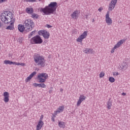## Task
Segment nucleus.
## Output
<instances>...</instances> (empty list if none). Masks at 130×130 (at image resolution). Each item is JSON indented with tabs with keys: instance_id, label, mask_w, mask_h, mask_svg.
I'll list each match as a JSON object with an SVG mask.
<instances>
[{
	"instance_id": "38",
	"label": "nucleus",
	"mask_w": 130,
	"mask_h": 130,
	"mask_svg": "<svg viewBox=\"0 0 130 130\" xmlns=\"http://www.w3.org/2000/svg\"><path fill=\"white\" fill-rule=\"evenodd\" d=\"M43 117H44L43 115H42L41 117H40V120H42V119H43Z\"/></svg>"
},
{
	"instance_id": "25",
	"label": "nucleus",
	"mask_w": 130,
	"mask_h": 130,
	"mask_svg": "<svg viewBox=\"0 0 130 130\" xmlns=\"http://www.w3.org/2000/svg\"><path fill=\"white\" fill-rule=\"evenodd\" d=\"M31 18H32L33 19H38V18H39V15H38V14L36 13H33L31 14Z\"/></svg>"
},
{
	"instance_id": "8",
	"label": "nucleus",
	"mask_w": 130,
	"mask_h": 130,
	"mask_svg": "<svg viewBox=\"0 0 130 130\" xmlns=\"http://www.w3.org/2000/svg\"><path fill=\"white\" fill-rule=\"evenodd\" d=\"M123 42H125V40H121L119 42H118L117 44L115 45L114 48H113L111 50V53H113L115 49H116V48H118L120 47V45H121V44H123Z\"/></svg>"
},
{
	"instance_id": "16",
	"label": "nucleus",
	"mask_w": 130,
	"mask_h": 130,
	"mask_svg": "<svg viewBox=\"0 0 130 130\" xmlns=\"http://www.w3.org/2000/svg\"><path fill=\"white\" fill-rule=\"evenodd\" d=\"M18 29L19 31L21 33L24 32V31H26V28H25V26H24V24H19L18 26Z\"/></svg>"
},
{
	"instance_id": "12",
	"label": "nucleus",
	"mask_w": 130,
	"mask_h": 130,
	"mask_svg": "<svg viewBox=\"0 0 130 130\" xmlns=\"http://www.w3.org/2000/svg\"><path fill=\"white\" fill-rule=\"evenodd\" d=\"M86 97L85 96V95H80L79 99L77 103V106H80V105H81V104L82 103V102H83V101L86 100Z\"/></svg>"
},
{
	"instance_id": "14",
	"label": "nucleus",
	"mask_w": 130,
	"mask_h": 130,
	"mask_svg": "<svg viewBox=\"0 0 130 130\" xmlns=\"http://www.w3.org/2000/svg\"><path fill=\"white\" fill-rule=\"evenodd\" d=\"M36 74V72H33L28 77H27V78L25 79V82L27 83V82L31 81V79H32V77H34V76H35Z\"/></svg>"
},
{
	"instance_id": "39",
	"label": "nucleus",
	"mask_w": 130,
	"mask_h": 130,
	"mask_svg": "<svg viewBox=\"0 0 130 130\" xmlns=\"http://www.w3.org/2000/svg\"><path fill=\"white\" fill-rule=\"evenodd\" d=\"M52 92V90H49V94H51Z\"/></svg>"
},
{
	"instance_id": "41",
	"label": "nucleus",
	"mask_w": 130,
	"mask_h": 130,
	"mask_svg": "<svg viewBox=\"0 0 130 130\" xmlns=\"http://www.w3.org/2000/svg\"><path fill=\"white\" fill-rule=\"evenodd\" d=\"M1 27H2V23H1V21H0V28Z\"/></svg>"
},
{
	"instance_id": "19",
	"label": "nucleus",
	"mask_w": 130,
	"mask_h": 130,
	"mask_svg": "<svg viewBox=\"0 0 130 130\" xmlns=\"http://www.w3.org/2000/svg\"><path fill=\"white\" fill-rule=\"evenodd\" d=\"M83 52L86 54H92V53H93V49L86 48L85 50L83 51Z\"/></svg>"
},
{
	"instance_id": "5",
	"label": "nucleus",
	"mask_w": 130,
	"mask_h": 130,
	"mask_svg": "<svg viewBox=\"0 0 130 130\" xmlns=\"http://www.w3.org/2000/svg\"><path fill=\"white\" fill-rule=\"evenodd\" d=\"M30 41L31 44H41L43 42V40L39 35H37L32 37Z\"/></svg>"
},
{
	"instance_id": "34",
	"label": "nucleus",
	"mask_w": 130,
	"mask_h": 130,
	"mask_svg": "<svg viewBox=\"0 0 130 130\" xmlns=\"http://www.w3.org/2000/svg\"><path fill=\"white\" fill-rule=\"evenodd\" d=\"M103 8L101 7L100 8H99L98 9V11H99V12H101L103 11Z\"/></svg>"
},
{
	"instance_id": "2",
	"label": "nucleus",
	"mask_w": 130,
	"mask_h": 130,
	"mask_svg": "<svg viewBox=\"0 0 130 130\" xmlns=\"http://www.w3.org/2000/svg\"><path fill=\"white\" fill-rule=\"evenodd\" d=\"M57 8V3L51 2L48 6H46L44 8L41 9V12H42L45 15H51L56 11Z\"/></svg>"
},
{
	"instance_id": "36",
	"label": "nucleus",
	"mask_w": 130,
	"mask_h": 130,
	"mask_svg": "<svg viewBox=\"0 0 130 130\" xmlns=\"http://www.w3.org/2000/svg\"><path fill=\"white\" fill-rule=\"evenodd\" d=\"M47 28H51V27H52V26H51L49 24H47Z\"/></svg>"
},
{
	"instance_id": "1",
	"label": "nucleus",
	"mask_w": 130,
	"mask_h": 130,
	"mask_svg": "<svg viewBox=\"0 0 130 130\" xmlns=\"http://www.w3.org/2000/svg\"><path fill=\"white\" fill-rule=\"evenodd\" d=\"M1 19L2 22L5 24H10V25L7 26L6 30H14V23H15V18H13V13L10 11H4L1 15Z\"/></svg>"
},
{
	"instance_id": "21",
	"label": "nucleus",
	"mask_w": 130,
	"mask_h": 130,
	"mask_svg": "<svg viewBox=\"0 0 130 130\" xmlns=\"http://www.w3.org/2000/svg\"><path fill=\"white\" fill-rule=\"evenodd\" d=\"M107 105L108 109L110 110V109H111V106H112V102L110 101V99H109L107 102Z\"/></svg>"
},
{
	"instance_id": "37",
	"label": "nucleus",
	"mask_w": 130,
	"mask_h": 130,
	"mask_svg": "<svg viewBox=\"0 0 130 130\" xmlns=\"http://www.w3.org/2000/svg\"><path fill=\"white\" fill-rule=\"evenodd\" d=\"M119 74L118 73V72H115V73H114V75H115V76H118Z\"/></svg>"
},
{
	"instance_id": "22",
	"label": "nucleus",
	"mask_w": 130,
	"mask_h": 130,
	"mask_svg": "<svg viewBox=\"0 0 130 130\" xmlns=\"http://www.w3.org/2000/svg\"><path fill=\"white\" fill-rule=\"evenodd\" d=\"M120 68L121 70H126L128 68V65L127 63H123L122 65H121Z\"/></svg>"
},
{
	"instance_id": "17",
	"label": "nucleus",
	"mask_w": 130,
	"mask_h": 130,
	"mask_svg": "<svg viewBox=\"0 0 130 130\" xmlns=\"http://www.w3.org/2000/svg\"><path fill=\"white\" fill-rule=\"evenodd\" d=\"M79 15V12L78 10L75 11L72 14H71V16L73 19H78V16Z\"/></svg>"
},
{
	"instance_id": "27",
	"label": "nucleus",
	"mask_w": 130,
	"mask_h": 130,
	"mask_svg": "<svg viewBox=\"0 0 130 130\" xmlns=\"http://www.w3.org/2000/svg\"><path fill=\"white\" fill-rule=\"evenodd\" d=\"M39 88H46V85L44 83H40L39 84Z\"/></svg>"
},
{
	"instance_id": "29",
	"label": "nucleus",
	"mask_w": 130,
	"mask_h": 130,
	"mask_svg": "<svg viewBox=\"0 0 130 130\" xmlns=\"http://www.w3.org/2000/svg\"><path fill=\"white\" fill-rule=\"evenodd\" d=\"M15 66H21V67H24L25 63H20L15 62Z\"/></svg>"
},
{
	"instance_id": "33",
	"label": "nucleus",
	"mask_w": 130,
	"mask_h": 130,
	"mask_svg": "<svg viewBox=\"0 0 130 130\" xmlns=\"http://www.w3.org/2000/svg\"><path fill=\"white\" fill-rule=\"evenodd\" d=\"M55 117V116L54 115H53L52 116V118H51V120H52V121L53 122H54L55 121V120H54V118Z\"/></svg>"
},
{
	"instance_id": "9",
	"label": "nucleus",
	"mask_w": 130,
	"mask_h": 130,
	"mask_svg": "<svg viewBox=\"0 0 130 130\" xmlns=\"http://www.w3.org/2000/svg\"><path fill=\"white\" fill-rule=\"evenodd\" d=\"M87 34H88V31H84L82 33V34L77 38V42H82V41H83V39H85V38L87 37Z\"/></svg>"
},
{
	"instance_id": "18",
	"label": "nucleus",
	"mask_w": 130,
	"mask_h": 130,
	"mask_svg": "<svg viewBox=\"0 0 130 130\" xmlns=\"http://www.w3.org/2000/svg\"><path fill=\"white\" fill-rule=\"evenodd\" d=\"M25 11L29 15H32V14H33L34 12V9H33L32 8H26Z\"/></svg>"
},
{
	"instance_id": "23",
	"label": "nucleus",
	"mask_w": 130,
	"mask_h": 130,
	"mask_svg": "<svg viewBox=\"0 0 130 130\" xmlns=\"http://www.w3.org/2000/svg\"><path fill=\"white\" fill-rule=\"evenodd\" d=\"M58 126L59 127H62V128H64V127H66V123L62 121H59L58 122Z\"/></svg>"
},
{
	"instance_id": "10",
	"label": "nucleus",
	"mask_w": 130,
	"mask_h": 130,
	"mask_svg": "<svg viewBox=\"0 0 130 130\" xmlns=\"http://www.w3.org/2000/svg\"><path fill=\"white\" fill-rule=\"evenodd\" d=\"M117 3V0H112L110 3L109 5V11H112L114 8H115V6Z\"/></svg>"
},
{
	"instance_id": "40",
	"label": "nucleus",
	"mask_w": 130,
	"mask_h": 130,
	"mask_svg": "<svg viewBox=\"0 0 130 130\" xmlns=\"http://www.w3.org/2000/svg\"><path fill=\"white\" fill-rule=\"evenodd\" d=\"M122 95H126V93H124V92H123V93H122Z\"/></svg>"
},
{
	"instance_id": "31",
	"label": "nucleus",
	"mask_w": 130,
	"mask_h": 130,
	"mask_svg": "<svg viewBox=\"0 0 130 130\" xmlns=\"http://www.w3.org/2000/svg\"><path fill=\"white\" fill-rule=\"evenodd\" d=\"M72 33H73V34H77V33H78V30H77V29H73L72 30Z\"/></svg>"
},
{
	"instance_id": "7",
	"label": "nucleus",
	"mask_w": 130,
	"mask_h": 130,
	"mask_svg": "<svg viewBox=\"0 0 130 130\" xmlns=\"http://www.w3.org/2000/svg\"><path fill=\"white\" fill-rule=\"evenodd\" d=\"M39 35L43 36L45 39H48L50 37V34L49 32L46 30H41L38 31Z\"/></svg>"
},
{
	"instance_id": "24",
	"label": "nucleus",
	"mask_w": 130,
	"mask_h": 130,
	"mask_svg": "<svg viewBox=\"0 0 130 130\" xmlns=\"http://www.w3.org/2000/svg\"><path fill=\"white\" fill-rule=\"evenodd\" d=\"M63 109H64V107L63 106H60L56 112L57 113H60V112H62V111H63Z\"/></svg>"
},
{
	"instance_id": "43",
	"label": "nucleus",
	"mask_w": 130,
	"mask_h": 130,
	"mask_svg": "<svg viewBox=\"0 0 130 130\" xmlns=\"http://www.w3.org/2000/svg\"><path fill=\"white\" fill-rule=\"evenodd\" d=\"M94 19H93V20H92V22H94Z\"/></svg>"
},
{
	"instance_id": "3",
	"label": "nucleus",
	"mask_w": 130,
	"mask_h": 130,
	"mask_svg": "<svg viewBox=\"0 0 130 130\" xmlns=\"http://www.w3.org/2000/svg\"><path fill=\"white\" fill-rule=\"evenodd\" d=\"M34 59L35 62L41 68H44L45 67V59L42 55H40L39 54L35 53L34 55Z\"/></svg>"
},
{
	"instance_id": "28",
	"label": "nucleus",
	"mask_w": 130,
	"mask_h": 130,
	"mask_svg": "<svg viewBox=\"0 0 130 130\" xmlns=\"http://www.w3.org/2000/svg\"><path fill=\"white\" fill-rule=\"evenodd\" d=\"M35 32H36V30H34V31H32V32H30V34L28 36V38H31V37L32 36H34V35L35 34Z\"/></svg>"
},
{
	"instance_id": "6",
	"label": "nucleus",
	"mask_w": 130,
	"mask_h": 130,
	"mask_svg": "<svg viewBox=\"0 0 130 130\" xmlns=\"http://www.w3.org/2000/svg\"><path fill=\"white\" fill-rule=\"evenodd\" d=\"M48 78V74L45 73L39 74L38 76V80L39 83H44L46 81V79Z\"/></svg>"
},
{
	"instance_id": "44",
	"label": "nucleus",
	"mask_w": 130,
	"mask_h": 130,
	"mask_svg": "<svg viewBox=\"0 0 130 130\" xmlns=\"http://www.w3.org/2000/svg\"><path fill=\"white\" fill-rule=\"evenodd\" d=\"M36 0H34V2H36Z\"/></svg>"
},
{
	"instance_id": "11",
	"label": "nucleus",
	"mask_w": 130,
	"mask_h": 130,
	"mask_svg": "<svg viewBox=\"0 0 130 130\" xmlns=\"http://www.w3.org/2000/svg\"><path fill=\"white\" fill-rule=\"evenodd\" d=\"M106 23H107L109 26L112 24V19L109 17V12H107L106 15Z\"/></svg>"
},
{
	"instance_id": "35",
	"label": "nucleus",
	"mask_w": 130,
	"mask_h": 130,
	"mask_svg": "<svg viewBox=\"0 0 130 130\" xmlns=\"http://www.w3.org/2000/svg\"><path fill=\"white\" fill-rule=\"evenodd\" d=\"M26 2H29V3H34V0H26Z\"/></svg>"
},
{
	"instance_id": "13",
	"label": "nucleus",
	"mask_w": 130,
	"mask_h": 130,
	"mask_svg": "<svg viewBox=\"0 0 130 130\" xmlns=\"http://www.w3.org/2000/svg\"><path fill=\"white\" fill-rule=\"evenodd\" d=\"M3 96L4 97V102H5L6 103H8V102L10 101V99H9V97H10V93L7 91H5L4 92Z\"/></svg>"
},
{
	"instance_id": "42",
	"label": "nucleus",
	"mask_w": 130,
	"mask_h": 130,
	"mask_svg": "<svg viewBox=\"0 0 130 130\" xmlns=\"http://www.w3.org/2000/svg\"><path fill=\"white\" fill-rule=\"evenodd\" d=\"M60 91H62V89H60Z\"/></svg>"
},
{
	"instance_id": "15",
	"label": "nucleus",
	"mask_w": 130,
	"mask_h": 130,
	"mask_svg": "<svg viewBox=\"0 0 130 130\" xmlns=\"http://www.w3.org/2000/svg\"><path fill=\"white\" fill-rule=\"evenodd\" d=\"M44 124V122L42 121V120H40L39 122L38 123V125H37V130H41L42 126H43Z\"/></svg>"
},
{
	"instance_id": "20",
	"label": "nucleus",
	"mask_w": 130,
	"mask_h": 130,
	"mask_svg": "<svg viewBox=\"0 0 130 130\" xmlns=\"http://www.w3.org/2000/svg\"><path fill=\"white\" fill-rule=\"evenodd\" d=\"M4 63L5 64H14L16 65V62H13L12 61H10V60H5L4 61Z\"/></svg>"
},
{
	"instance_id": "4",
	"label": "nucleus",
	"mask_w": 130,
	"mask_h": 130,
	"mask_svg": "<svg viewBox=\"0 0 130 130\" xmlns=\"http://www.w3.org/2000/svg\"><path fill=\"white\" fill-rule=\"evenodd\" d=\"M23 25L26 28V32H29V31H31L32 29L34 28V22L33 20L31 19L26 20L24 23Z\"/></svg>"
},
{
	"instance_id": "32",
	"label": "nucleus",
	"mask_w": 130,
	"mask_h": 130,
	"mask_svg": "<svg viewBox=\"0 0 130 130\" xmlns=\"http://www.w3.org/2000/svg\"><path fill=\"white\" fill-rule=\"evenodd\" d=\"M32 85L35 87H39V84L36 83H34Z\"/></svg>"
},
{
	"instance_id": "26",
	"label": "nucleus",
	"mask_w": 130,
	"mask_h": 130,
	"mask_svg": "<svg viewBox=\"0 0 130 130\" xmlns=\"http://www.w3.org/2000/svg\"><path fill=\"white\" fill-rule=\"evenodd\" d=\"M109 81L110 83H114V82H115V79L112 77H110L109 78Z\"/></svg>"
},
{
	"instance_id": "45",
	"label": "nucleus",
	"mask_w": 130,
	"mask_h": 130,
	"mask_svg": "<svg viewBox=\"0 0 130 130\" xmlns=\"http://www.w3.org/2000/svg\"><path fill=\"white\" fill-rule=\"evenodd\" d=\"M40 2V1H41V0H39Z\"/></svg>"
},
{
	"instance_id": "30",
	"label": "nucleus",
	"mask_w": 130,
	"mask_h": 130,
	"mask_svg": "<svg viewBox=\"0 0 130 130\" xmlns=\"http://www.w3.org/2000/svg\"><path fill=\"white\" fill-rule=\"evenodd\" d=\"M105 75V73H104V72H101L100 74V78H103V77H104Z\"/></svg>"
}]
</instances>
